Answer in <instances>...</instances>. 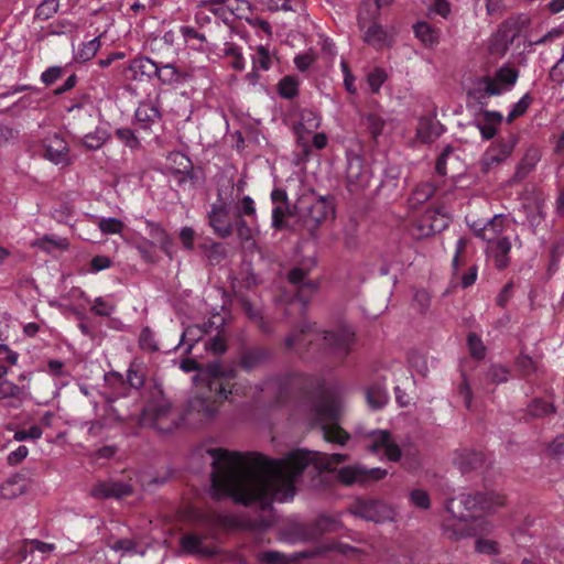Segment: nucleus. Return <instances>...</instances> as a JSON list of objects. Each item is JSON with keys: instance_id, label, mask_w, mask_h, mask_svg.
Wrapping results in <instances>:
<instances>
[{"instance_id": "obj_1", "label": "nucleus", "mask_w": 564, "mask_h": 564, "mask_svg": "<svg viewBox=\"0 0 564 564\" xmlns=\"http://www.w3.org/2000/svg\"><path fill=\"white\" fill-rule=\"evenodd\" d=\"M213 457L212 488L216 498L229 497L236 503H259L268 508L273 500L286 501L295 495V481L313 465L318 471H335L334 466L348 460V455L294 449L282 458H270L257 452H230L210 448Z\"/></svg>"}, {"instance_id": "obj_2", "label": "nucleus", "mask_w": 564, "mask_h": 564, "mask_svg": "<svg viewBox=\"0 0 564 564\" xmlns=\"http://www.w3.org/2000/svg\"><path fill=\"white\" fill-rule=\"evenodd\" d=\"M278 398L301 400L308 409L312 426L321 427L328 443L344 446L350 435L338 424L341 416L340 400L337 393L326 386L324 379L301 372L286 375L279 384Z\"/></svg>"}, {"instance_id": "obj_3", "label": "nucleus", "mask_w": 564, "mask_h": 564, "mask_svg": "<svg viewBox=\"0 0 564 564\" xmlns=\"http://www.w3.org/2000/svg\"><path fill=\"white\" fill-rule=\"evenodd\" d=\"M180 368L184 372L197 371L194 381L198 391L191 408L205 417H213L231 395L245 394L246 387L238 382L237 371L231 367L219 362L202 366L193 358H185Z\"/></svg>"}, {"instance_id": "obj_4", "label": "nucleus", "mask_w": 564, "mask_h": 564, "mask_svg": "<svg viewBox=\"0 0 564 564\" xmlns=\"http://www.w3.org/2000/svg\"><path fill=\"white\" fill-rule=\"evenodd\" d=\"M505 503V497L492 491L460 494L446 501L447 511L458 520L454 524L453 534L449 538L459 540L465 536V524L468 519L481 517Z\"/></svg>"}, {"instance_id": "obj_5", "label": "nucleus", "mask_w": 564, "mask_h": 564, "mask_svg": "<svg viewBox=\"0 0 564 564\" xmlns=\"http://www.w3.org/2000/svg\"><path fill=\"white\" fill-rule=\"evenodd\" d=\"M376 20L377 19H373L372 23L367 25L368 20L364 13L360 12L358 15V25L359 29L364 31V42L375 50L380 51L384 47H390L394 43L397 32L394 28H386Z\"/></svg>"}, {"instance_id": "obj_6", "label": "nucleus", "mask_w": 564, "mask_h": 564, "mask_svg": "<svg viewBox=\"0 0 564 564\" xmlns=\"http://www.w3.org/2000/svg\"><path fill=\"white\" fill-rule=\"evenodd\" d=\"M321 340L330 354L343 360L348 356L355 344V332L341 325L334 330H325Z\"/></svg>"}, {"instance_id": "obj_7", "label": "nucleus", "mask_w": 564, "mask_h": 564, "mask_svg": "<svg viewBox=\"0 0 564 564\" xmlns=\"http://www.w3.org/2000/svg\"><path fill=\"white\" fill-rule=\"evenodd\" d=\"M142 421L162 433H171L178 424L172 413L171 405L167 403H155L145 406Z\"/></svg>"}, {"instance_id": "obj_8", "label": "nucleus", "mask_w": 564, "mask_h": 564, "mask_svg": "<svg viewBox=\"0 0 564 564\" xmlns=\"http://www.w3.org/2000/svg\"><path fill=\"white\" fill-rule=\"evenodd\" d=\"M388 471L386 469L375 467L366 468L364 466H346L337 471L338 480L346 485L351 486L354 484H368L383 479Z\"/></svg>"}, {"instance_id": "obj_9", "label": "nucleus", "mask_w": 564, "mask_h": 564, "mask_svg": "<svg viewBox=\"0 0 564 564\" xmlns=\"http://www.w3.org/2000/svg\"><path fill=\"white\" fill-rule=\"evenodd\" d=\"M44 158L55 165H68L70 163L69 147L67 141L57 132L47 134L42 140Z\"/></svg>"}, {"instance_id": "obj_10", "label": "nucleus", "mask_w": 564, "mask_h": 564, "mask_svg": "<svg viewBox=\"0 0 564 564\" xmlns=\"http://www.w3.org/2000/svg\"><path fill=\"white\" fill-rule=\"evenodd\" d=\"M369 444L367 445V448L371 453H379L383 452L386 457L390 462H399L402 452L400 446L392 440V435L387 430H377L372 431L369 435Z\"/></svg>"}, {"instance_id": "obj_11", "label": "nucleus", "mask_w": 564, "mask_h": 564, "mask_svg": "<svg viewBox=\"0 0 564 564\" xmlns=\"http://www.w3.org/2000/svg\"><path fill=\"white\" fill-rule=\"evenodd\" d=\"M351 512L365 520L382 522L390 518L391 510L380 500L357 499L351 506Z\"/></svg>"}, {"instance_id": "obj_12", "label": "nucleus", "mask_w": 564, "mask_h": 564, "mask_svg": "<svg viewBox=\"0 0 564 564\" xmlns=\"http://www.w3.org/2000/svg\"><path fill=\"white\" fill-rule=\"evenodd\" d=\"M346 177L349 191L355 192L369 184L371 172L359 155L351 154L347 158Z\"/></svg>"}, {"instance_id": "obj_13", "label": "nucleus", "mask_w": 564, "mask_h": 564, "mask_svg": "<svg viewBox=\"0 0 564 564\" xmlns=\"http://www.w3.org/2000/svg\"><path fill=\"white\" fill-rule=\"evenodd\" d=\"M208 225L219 238H228L234 234V223L229 219V210L225 203L213 204L208 212Z\"/></svg>"}, {"instance_id": "obj_14", "label": "nucleus", "mask_w": 564, "mask_h": 564, "mask_svg": "<svg viewBox=\"0 0 564 564\" xmlns=\"http://www.w3.org/2000/svg\"><path fill=\"white\" fill-rule=\"evenodd\" d=\"M516 138L502 140L490 147L481 156L480 164L484 172L506 161L512 153L516 145Z\"/></svg>"}, {"instance_id": "obj_15", "label": "nucleus", "mask_w": 564, "mask_h": 564, "mask_svg": "<svg viewBox=\"0 0 564 564\" xmlns=\"http://www.w3.org/2000/svg\"><path fill=\"white\" fill-rule=\"evenodd\" d=\"M446 217L436 209H426L417 219L415 229L419 237H429L441 232L447 227Z\"/></svg>"}, {"instance_id": "obj_16", "label": "nucleus", "mask_w": 564, "mask_h": 564, "mask_svg": "<svg viewBox=\"0 0 564 564\" xmlns=\"http://www.w3.org/2000/svg\"><path fill=\"white\" fill-rule=\"evenodd\" d=\"M239 2L247 3L245 0H199L196 8L205 9L217 19L227 22L229 15H237L240 9Z\"/></svg>"}, {"instance_id": "obj_17", "label": "nucleus", "mask_w": 564, "mask_h": 564, "mask_svg": "<svg viewBox=\"0 0 564 564\" xmlns=\"http://www.w3.org/2000/svg\"><path fill=\"white\" fill-rule=\"evenodd\" d=\"M332 214V207L325 199H317L312 203L303 215V226L310 231L311 235L318 228V226Z\"/></svg>"}, {"instance_id": "obj_18", "label": "nucleus", "mask_w": 564, "mask_h": 564, "mask_svg": "<svg viewBox=\"0 0 564 564\" xmlns=\"http://www.w3.org/2000/svg\"><path fill=\"white\" fill-rule=\"evenodd\" d=\"M134 119L139 130L150 132L152 127L161 121L162 115L156 104L144 101L135 109Z\"/></svg>"}, {"instance_id": "obj_19", "label": "nucleus", "mask_w": 564, "mask_h": 564, "mask_svg": "<svg viewBox=\"0 0 564 564\" xmlns=\"http://www.w3.org/2000/svg\"><path fill=\"white\" fill-rule=\"evenodd\" d=\"M499 95H501V89L497 88L489 75L475 79L468 90V97L480 106H486L490 97Z\"/></svg>"}, {"instance_id": "obj_20", "label": "nucleus", "mask_w": 564, "mask_h": 564, "mask_svg": "<svg viewBox=\"0 0 564 564\" xmlns=\"http://www.w3.org/2000/svg\"><path fill=\"white\" fill-rule=\"evenodd\" d=\"M272 357L271 349L262 346H254L243 349L240 352L238 365L245 371H251L264 364Z\"/></svg>"}, {"instance_id": "obj_21", "label": "nucleus", "mask_w": 564, "mask_h": 564, "mask_svg": "<svg viewBox=\"0 0 564 564\" xmlns=\"http://www.w3.org/2000/svg\"><path fill=\"white\" fill-rule=\"evenodd\" d=\"M529 23L530 18L524 14L510 17L499 25L496 33L503 39L505 43L511 45Z\"/></svg>"}, {"instance_id": "obj_22", "label": "nucleus", "mask_w": 564, "mask_h": 564, "mask_svg": "<svg viewBox=\"0 0 564 564\" xmlns=\"http://www.w3.org/2000/svg\"><path fill=\"white\" fill-rule=\"evenodd\" d=\"M501 112L494 110H481L475 118V124L478 128L482 139L490 140L497 133L498 126L502 122Z\"/></svg>"}, {"instance_id": "obj_23", "label": "nucleus", "mask_w": 564, "mask_h": 564, "mask_svg": "<svg viewBox=\"0 0 564 564\" xmlns=\"http://www.w3.org/2000/svg\"><path fill=\"white\" fill-rule=\"evenodd\" d=\"M158 64L149 57H138L131 61L126 69V77L130 80L151 79L155 76Z\"/></svg>"}, {"instance_id": "obj_24", "label": "nucleus", "mask_w": 564, "mask_h": 564, "mask_svg": "<svg viewBox=\"0 0 564 564\" xmlns=\"http://www.w3.org/2000/svg\"><path fill=\"white\" fill-rule=\"evenodd\" d=\"M132 487L122 481H101L96 484L91 489V495L98 499L121 498L129 496Z\"/></svg>"}, {"instance_id": "obj_25", "label": "nucleus", "mask_w": 564, "mask_h": 564, "mask_svg": "<svg viewBox=\"0 0 564 564\" xmlns=\"http://www.w3.org/2000/svg\"><path fill=\"white\" fill-rule=\"evenodd\" d=\"M26 397L25 389L10 380L0 381V401L4 406L19 409Z\"/></svg>"}, {"instance_id": "obj_26", "label": "nucleus", "mask_w": 564, "mask_h": 564, "mask_svg": "<svg viewBox=\"0 0 564 564\" xmlns=\"http://www.w3.org/2000/svg\"><path fill=\"white\" fill-rule=\"evenodd\" d=\"M508 226V217L502 214H498L495 215L479 229L475 228V231L477 237L481 238L482 240L491 242L500 239L499 236L506 230Z\"/></svg>"}, {"instance_id": "obj_27", "label": "nucleus", "mask_w": 564, "mask_h": 564, "mask_svg": "<svg viewBox=\"0 0 564 564\" xmlns=\"http://www.w3.org/2000/svg\"><path fill=\"white\" fill-rule=\"evenodd\" d=\"M206 536L199 535L196 532H188L180 538L181 550L186 554L197 555H213L214 550L204 544Z\"/></svg>"}, {"instance_id": "obj_28", "label": "nucleus", "mask_w": 564, "mask_h": 564, "mask_svg": "<svg viewBox=\"0 0 564 564\" xmlns=\"http://www.w3.org/2000/svg\"><path fill=\"white\" fill-rule=\"evenodd\" d=\"M214 325L213 319H204L202 324L186 326L181 334V343L192 347L195 343L199 341L204 335L209 334Z\"/></svg>"}, {"instance_id": "obj_29", "label": "nucleus", "mask_w": 564, "mask_h": 564, "mask_svg": "<svg viewBox=\"0 0 564 564\" xmlns=\"http://www.w3.org/2000/svg\"><path fill=\"white\" fill-rule=\"evenodd\" d=\"M519 70L510 65L499 67L491 76L497 88L501 89V94L510 90L517 83Z\"/></svg>"}, {"instance_id": "obj_30", "label": "nucleus", "mask_w": 564, "mask_h": 564, "mask_svg": "<svg viewBox=\"0 0 564 564\" xmlns=\"http://www.w3.org/2000/svg\"><path fill=\"white\" fill-rule=\"evenodd\" d=\"M443 133V126L432 119H421L416 129V137L424 143L434 142Z\"/></svg>"}, {"instance_id": "obj_31", "label": "nucleus", "mask_w": 564, "mask_h": 564, "mask_svg": "<svg viewBox=\"0 0 564 564\" xmlns=\"http://www.w3.org/2000/svg\"><path fill=\"white\" fill-rule=\"evenodd\" d=\"M366 400L368 405L372 409L378 410L383 408L389 400L384 386L380 382H375L368 387L366 390Z\"/></svg>"}, {"instance_id": "obj_32", "label": "nucleus", "mask_w": 564, "mask_h": 564, "mask_svg": "<svg viewBox=\"0 0 564 564\" xmlns=\"http://www.w3.org/2000/svg\"><path fill=\"white\" fill-rule=\"evenodd\" d=\"M511 250V242L508 238L502 237L498 239L492 247L494 263L498 270H503L509 264V252Z\"/></svg>"}, {"instance_id": "obj_33", "label": "nucleus", "mask_w": 564, "mask_h": 564, "mask_svg": "<svg viewBox=\"0 0 564 564\" xmlns=\"http://www.w3.org/2000/svg\"><path fill=\"white\" fill-rule=\"evenodd\" d=\"M147 225L149 228V235L152 238L151 241L154 242V246L158 245L163 252L171 257L172 240L167 232L162 227L152 221H147Z\"/></svg>"}, {"instance_id": "obj_34", "label": "nucleus", "mask_w": 564, "mask_h": 564, "mask_svg": "<svg viewBox=\"0 0 564 564\" xmlns=\"http://www.w3.org/2000/svg\"><path fill=\"white\" fill-rule=\"evenodd\" d=\"M252 66L256 70L267 72L271 68L273 64V57L270 51L263 46L258 45L252 54Z\"/></svg>"}, {"instance_id": "obj_35", "label": "nucleus", "mask_w": 564, "mask_h": 564, "mask_svg": "<svg viewBox=\"0 0 564 564\" xmlns=\"http://www.w3.org/2000/svg\"><path fill=\"white\" fill-rule=\"evenodd\" d=\"M225 322L226 319H221L219 325H214L217 333L206 343V348L216 355L224 354L228 348L225 330L224 328H219L220 326L223 327L225 325Z\"/></svg>"}, {"instance_id": "obj_36", "label": "nucleus", "mask_w": 564, "mask_h": 564, "mask_svg": "<svg viewBox=\"0 0 564 564\" xmlns=\"http://www.w3.org/2000/svg\"><path fill=\"white\" fill-rule=\"evenodd\" d=\"M415 36L426 46H433L438 42L437 32L426 22H417L413 26Z\"/></svg>"}, {"instance_id": "obj_37", "label": "nucleus", "mask_w": 564, "mask_h": 564, "mask_svg": "<svg viewBox=\"0 0 564 564\" xmlns=\"http://www.w3.org/2000/svg\"><path fill=\"white\" fill-rule=\"evenodd\" d=\"M235 230L242 246L248 248L254 246L253 229L247 224L245 218L236 217L234 223V231Z\"/></svg>"}, {"instance_id": "obj_38", "label": "nucleus", "mask_w": 564, "mask_h": 564, "mask_svg": "<svg viewBox=\"0 0 564 564\" xmlns=\"http://www.w3.org/2000/svg\"><path fill=\"white\" fill-rule=\"evenodd\" d=\"M198 522L209 530H215L221 527H226L229 523L227 516H224L216 511L203 512L198 516Z\"/></svg>"}, {"instance_id": "obj_39", "label": "nucleus", "mask_w": 564, "mask_h": 564, "mask_svg": "<svg viewBox=\"0 0 564 564\" xmlns=\"http://www.w3.org/2000/svg\"><path fill=\"white\" fill-rule=\"evenodd\" d=\"M459 459L460 469L465 473L481 467L485 463V455L482 452L469 451L462 454Z\"/></svg>"}, {"instance_id": "obj_40", "label": "nucleus", "mask_w": 564, "mask_h": 564, "mask_svg": "<svg viewBox=\"0 0 564 564\" xmlns=\"http://www.w3.org/2000/svg\"><path fill=\"white\" fill-rule=\"evenodd\" d=\"M24 491L25 482L24 479L19 475L8 479L1 488V492L6 498L17 497L23 494Z\"/></svg>"}, {"instance_id": "obj_41", "label": "nucleus", "mask_w": 564, "mask_h": 564, "mask_svg": "<svg viewBox=\"0 0 564 564\" xmlns=\"http://www.w3.org/2000/svg\"><path fill=\"white\" fill-rule=\"evenodd\" d=\"M278 93L285 99H292L299 94V80L294 76H285L278 84Z\"/></svg>"}, {"instance_id": "obj_42", "label": "nucleus", "mask_w": 564, "mask_h": 564, "mask_svg": "<svg viewBox=\"0 0 564 564\" xmlns=\"http://www.w3.org/2000/svg\"><path fill=\"white\" fill-rule=\"evenodd\" d=\"M139 346L145 352H155L160 350L154 332L150 327H144L139 336Z\"/></svg>"}, {"instance_id": "obj_43", "label": "nucleus", "mask_w": 564, "mask_h": 564, "mask_svg": "<svg viewBox=\"0 0 564 564\" xmlns=\"http://www.w3.org/2000/svg\"><path fill=\"white\" fill-rule=\"evenodd\" d=\"M180 33L183 36L186 43H192V46L202 48L206 43V35L202 32H198L195 28L189 25H182L180 28Z\"/></svg>"}, {"instance_id": "obj_44", "label": "nucleus", "mask_w": 564, "mask_h": 564, "mask_svg": "<svg viewBox=\"0 0 564 564\" xmlns=\"http://www.w3.org/2000/svg\"><path fill=\"white\" fill-rule=\"evenodd\" d=\"M286 215H291L290 204L275 205L272 209V228L275 230L286 228Z\"/></svg>"}, {"instance_id": "obj_45", "label": "nucleus", "mask_w": 564, "mask_h": 564, "mask_svg": "<svg viewBox=\"0 0 564 564\" xmlns=\"http://www.w3.org/2000/svg\"><path fill=\"white\" fill-rule=\"evenodd\" d=\"M176 156H180L181 160H184L186 162V165H184V171H175L174 172V180L178 186H186L187 184L193 185L194 184V175L192 170L191 161L187 156L183 154H176Z\"/></svg>"}, {"instance_id": "obj_46", "label": "nucleus", "mask_w": 564, "mask_h": 564, "mask_svg": "<svg viewBox=\"0 0 564 564\" xmlns=\"http://www.w3.org/2000/svg\"><path fill=\"white\" fill-rule=\"evenodd\" d=\"M117 139L131 150H139L141 143L135 132L130 128H120L115 132Z\"/></svg>"}, {"instance_id": "obj_47", "label": "nucleus", "mask_w": 564, "mask_h": 564, "mask_svg": "<svg viewBox=\"0 0 564 564\" xmlns=\"http://www.w3.org/2000/svg\"><path fill=\"white\" fill-rule=\"evenodd\" d=\"M59 8V0H42L35 10V18L46 21L51 19Z\"/></svg>"}, {"instance_id": "obj_48", "label": "nucleus", "mask_w": 564, "mask_h": 564, "mask_svg": "<svg viewBox=\"0 0 564 564\" xmlns=\"http://www.w3.org/2000/svg\"><path fill=\"white\" fill-rule=\"evenodd\" d=\"M312 334L311 332H306L301 329L299 333H292L285 338V347L286 349H294L304 345H312Z\"/></svg>"}, {"instance_id": "obj_49", "label": "nucleus", "mask_w": 564, "mask_h": 564, "mask_svg": "<svg viewBox=\"0 0 564 564\" xmlns=\"http://www.w3.org/2000/svg\"><path fill=\"white\" fill-rule=\"evenodd\" d=\"M467 347L473 358L477 360L485 358L486 347L476 333H469L467 335Z\"/></svg>"}, {"instance_id": "obj_50", "label": "nucleus", "mask_w": 564, "mask_h": 564, "mask_svg": "<svg viewBox=\"0 0 564 564\" xmlns=\"http://www.w3.org/2000/svg\"><path fill=\"white\" fill-rule=\"evenodd\" d=\"M365 120L367 128L375 140L382 134L386 121L380 115L369 112L365 115Z\"/></svg>"}, {"instance_id": "obj_51", "label": "nucleus", "mask_w": 564, "mask_h": 564, "mask_svg": "<svg viewBox=\"0 0 564 564\" xmlns=\"http://www.w3.org/2000/svg\"><path fill=\"white\" fill-rule=\"evenodd\" d=\"M54 549V544L45 543L40 540H26L21 547L20 553L23 558H25L28 553H34L35 551L41 553H50Z\"/></svg>"}, {"instance_id": "obj_52", "label": "nucleus", "mask_w": 564, "mask_h": 564, "mask_svg": "<svg viewBox=\"0 0 564 564\" xmlns=\"http://www.w3.org/2000/svg\"><path fill=\"white\" fill-rule=\"evenodd\" d=\"M154 77H158V79L163 85H171L178 82L180 74L177 69L171 64H166L163 66L158 65L156 74Z\"/></svg>"}, {"instance_id": "obj_53", "label": "nucleus", "mask_w": 564, "mask_h": 564, "mask_svg": "<svg viewBox=\"0 0 564 564\" xmlns=\"http://www.w3.org/2000/svg\"><path fill=\"white\" fill-rule=\"evenodd\" d=\"M251 217L252 219L257 218V210L254 200L246 195L236 204V217Z\"/></svg>"}, {"instance_id": "obj_54", "label": "nucleus", "mask_w": 564, "mask_h": 564, "mask_svg": "<svg viewBox=\"0 0 564 564\" xmlns=\"http://www.w3.org/2000/svg\"><path fill=\"white\" fill-rule=\"evenodd\" d=\"M434 194V187L431 184H421L412 193L410 203L412 206L423 204L429 200Z\"/></svg>"}, {"instance_id": "obj_55", "label": "nucleus", "mask_w": 564, "mask_h": 564, "mask_svg": "<svg viewBox=\"0 0 564 564\" xmlns=\"http://www.w3.org/2000/svg\"><path fill=\"white\" fill-rule=\"evenodd\" d=\"M509 378V370L502 366L494 365L485 376V383L499 384L506 382Z\"/></svg>"}, {"instance_id": "obj_56", "label": "nucleus", "mask_w": 564, "mask_h": 564, "mask_svg": "<svg viewBox=\"0 0 564 564\" xmlns=\"http://www.w3.org/2000/svg\"><path fill=\"white\" fill-rule=\"evenodd\" d=\"M302 0H268L267 7L270 11H293L302 8Z\"/></svg>"}, {"instance_id": "obj_57", "label": "nucleus", "mask_w": 564, "mask_h": 564, "mask_svg": "<svg viewBox=\"0 0 564 564\" xmlns=\"http://www.w3.org/2000/svg\"><path fill=\"white\" fill-rule=\"evenodd\" d=\"M98 227L104 235L120 234L124 227L123 223L115 217L99 218Z\"/></svg>"}, {"instance_id": "obj_58", "label": "nucleus", "mask_w": 564, "mask_h": 564, "mask_svg": "<svg viewBox=\"0 0 564 564\" xmlns=\"http://www.w3.org/2000/svg\"><path fill=\"white\" fill-rule=\"evenodd\" d=\"M99 48L100 41L98 37H95L82 45V47L78 50L76 58L82 62L90 61L97 54Z\"/></svg>"}, {"instance_id": "obj_59", "label": "nucleus", "mask_w": 564, "mask_h": 564, "mask_svg": "<svg viewBox=\"0 0 564 564\" xmlns=\"http://www.w3.org/2000/svg\"><path fill=\"white\" fill-rule=\"evenodd\" d=\"M554 412V406L541 399L533 400L528 405V414L533 417H540Z\"/></svg>"}, {"instance_id": "obj_60", "label": "nucleus", "mask_w": 564, "mask_h": 564, "mask_svg": "<svg viewBox=\"0 0 564 564\" xmlns=\"http://www.w3.org/2000/svg\"><path fill=\"white\" fill-rule=\"evenodd\" d=\"M539 160L540 155L538 150H529L525 153V156L523 158L521 163L519 164L517 174L520 175L521 177L525 176L535 166Z\"/></svg>"}, {"instance_id": "obj_61", "label": "nucleus", "mask_w": 564, "mask_h": 564, "mask_svg": "<svg viewBox=\"0 0 564 564\" xmlns=\"http://www.w3.org/2000/svg\"><path fill=\"white\" fill-rule=\"evenodd\" d=\"M531 102L532 98L529 94L522 96V98L512 106L510 112L507 116V121L510 123L514 119L524 115L528 108L530 107Z\"/></svg>"}, {"instance_id": "obj_62", "label": "nucleus", "mask_w": 564, "mask_h": 564, "mask_svg": "<svg viewBox=\"0 0 564 564\" xmlns=\"http://www.w3.org/2000/svg\"><path fill=\"white\" fill-rule=\"evenodd\" d=\"M510 45L505 43L503 39L494 33L489 39L488 51L496 57H502L508 52Z\"/></svg>"}, {"instance_id": "obj_63", "label": "nucleus", "mask_w": 564, "mask_h": 564, "mask_svg": "<svg viewBox=\"0 0 564 564\" xmlns=\"http://www.w3.org/2000/svg\"><path fill=\"white\" fill-rule=\"evenodd\" d=\"M387 79V73L382 68H375L367 76V83L373 94L379 93L381 86Z\"/></svg>"}, {"instance_id": "obj_64", "label": "nucleus", "mask_w": 564, "mask_h": 564, "mask_svg": "<svg viewBox=\"0 0 564 564\" xmlns=\"http://www.w3.org/2000/svg\"><path fill=\"white\" fill-rule=\"evenodd\" d=\"M527 220L531 228H536L544 219V213L540 204L524 206Z\"/></svg>"}]
</instances>
